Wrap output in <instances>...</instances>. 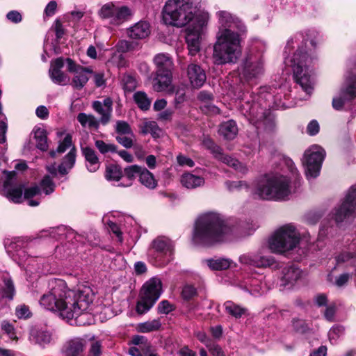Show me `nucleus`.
I'll use <instances>...</instances> for the list:
<instances>
[{"mask_svg":"<svg viewBox=\"0 0 356 356\" xmlns=\"http://www.w3.org/2000/svg\"><path fill=\"white\" fill-rule=\"evenodd\" d=\"M313 33L309 32L305 36L297 34L287 42L284 51L285 64L291 67L296 81L308 95L314 89V81L309 70L314 57L305 51L304 47L309 41L311 46L315 48L314 40L309 38Z\"/></svg>","mask_w":356,"mask_h":356,"instance_id":"1","label":"nucleus"},{"mask_svg":"<svg viewBox=\"0 0 356 356\" xmlns=\"http://www.w3.org/2000/svg\"><path fill=\"white\" fill-rule=\"evenodd\" d=\"M234 232L235 229L219 214L207 213L196 220L193 241L197 245L210 246L231 239Z\"/></svg>","mask_w":356,"mask_h":356,"instance_id":"2","label":"nucleus"},{"mask_svg":"<svg viewBox=\"0 0 356 356\" xmlns=\"http://www.w3.org/2000/svg\"><path fill=\"white\" fill-rule=\"evenodd\" d=\"M199 0H168L163 9L165 24L176 27H183L194 20L193 24L206 26L209 15L200 10Z\"/></svg>","mask_w":356,"mask_h":356,"instance_id":"3","label":"nucleus"},{"mask_svg":"<svg viewBox=\"0 0 356 356\" xmlns=\"http://www.w3.org/2000/svg\"><path fill=\"white\" fill-rule=\"evenodd\" d=\"M290 170L294 177L292 183L287 176L280 175H266L260 177L256 183L254 193L259 198L267 200H286L289 195L295 193L300 186V181L296 169L293 166L291 161Z\"/></svg>","mask_w":356,"mask_h":356,"instance_id":"4","label":"nucleus"},{"mask_svg":"<svg viewBox=\"0 0 356 356\" xmlns=\"http://www.w3.org/2000/svg\"><path fill=\"white\" fill-rule=\"evenodd\" d=\"M67 302L69 310L64 312L63 314L67 316V321H72L74 318L79 325L90 324V322H83L85 316H88L90 310L95 293L90 286L81 284L77 286L76 290H70L67 287Z\"/></svg>","mask_w":356,"mask_h":356,"instance_id":"5","label":"nucleus"},{"mask_svg":"<svg viewBox=\"0 0 356 356\" xmlns=\"http://www.w3.org/2000/svg\"><path fill=\"white\" fill-rule=\"evenodd\" d=\"M241 53L240 33L229 29L218 33L213 53L215 64L236 63Z\"/></svg>","mask_w":356,"mask_h":356,"instance_id":"6","label":"nucleus"},{"mask_svg":"<svg viewBox=\"0 0 356 356\" xmlns=\"http://www.w3.org/2000/svg\"><path fill=\"white\" fill-rule=\"evenodd\" d=\"M50 290L40 299V305L50 311L59 312L60 316L67 321L64 312L69 310L67 302V284L63 280H54L49 283Z\"/></svg>","mask_w":356,"mask_h":356,"instance_id":"7","label":"nucleus"},{"mask_svg":"<svg viewBox=\"0 0 356 356\" xmlns=\"http://www.w3.org/2000/svg\"><path fill=\"white\" fill-rule=\"evenodd\" d=\"M300 243V234L293 224H286L274 233L269 238L268 246L274 253H284L292 250Z\"/></svg>","mask_w":356,"mask_h":356,"instance_id":"8","label":"nucleus"},{"mask_svg":"<svg viewBox=\"0 0 356 356\" xmlns=\"http://www.w3.org/2000/svg\"><path fill=\"white\" fill-rule=\"evenodd\" d=\"M241 112L249 122L257 129L272 131L275 125L274 117L265 107L261 106L258 102L250 105L245 102L241 106Z\"/></svg>","mask_w":356,"mask_h":356,"instance_id":"9","label":"nucleus"},{"mask_svg":"<svg viewBox=\"0 0 356 356\" xmlns=\"http://www.w3.org/2000/svg\"><path fill=\"white\" fill-rule=\"evenodd\" d=\"M156 66V77L154 79L153 88L155 91L162 92L168 88L172 81V70L173 61L168 54L160 53L153 59Z\"/></svg>","mask_w":356,"mask_h":356,"instance_id":"10","label":"nucleus"},{"mask_svg":"<svg viewBox=\"0 0 356 356\" xmlns=\"http://www.w3.org/2000/svg\"><path fill=\"white\" fill-rule=\"evenodd\" d=\"M162 291L160 279L153 277L145 282L142 288L140 300L137 302L136 311L140 314L148 312L159 298Z\"/></svg>","mask_w":356,"mask_h":356,"instance_id":"11","label":"nucleus"},{"mask_svg":"<svg viewBox=\"0 0 356 356\" xmlns=\"http://www.w3.org/2000/svg\"><path fill=\"white\" fill-rule=\"evenodd\" d=\"M325 156V150L318 145H313L305 152L302 163L306 168L308 179L319 175Z\"/></svg>","mask_w":356,"mask_h":356,"instance_id":"12","label":"nucleus"},{"mask_svg":"<svg viewBox=\"0 0 356 356\" xmlns=\"http://www.w3.org/2000/svg\"><path fill=\"white\" fill-rule=\"evenodd\" d=\"M239 72L241 79L245 81L259 79L264 72L262 58L252 55L247 56L243 61Z\"/></svg>","mask_w":356,"mask_h":356,"instance_id":"13","label":"nucleus"},{"mask_svg":"<svg viewBox=\"0 0 356 356\" xmlns=\"http://www.w3.org/2000/svg\"><path fill=\"white\" fill-rule=\"evenodd\" d=\"M149 254L160 265H165L172 259L173 245L168 238L159 236L154 239L149 249Z\"/></svg>","mask_w":356,"mask_h":356,"instance_id":"14","label":"nucleus"},{"mask_svg":"<svg viewBox=\"0 0 356 356\" xmlns=\"http://www.w3.org/2000/svg\"><path fill=\"white\" fill-rule=\"evenodd\" d=\"M337 222L356 217V185L350 188L341 206L334 213Z\"/></svg>","mask_w":356,"mask_h":356,"instance_id":"15","label":"nucleus"},{"mask_svg":"<svg viewBox=\"0 0 356 356\" xmlns=\"http://www.w3.org/2000/svg\"><path fill=\"white\" fill-rule=\"evenodd\" d=\"M203 143L204 145L211 151L214 157L218 160L233 168L242 174H245L248 171V169L245 165L241 163L237 159L223 154L222 149L210 138L204 139Z\"/></svg>","mask_w":356,"mask_h":356,"instance_id":"16","label":"nucleus"},{"mask_svg":"<svg viewBox=\"0 0 356 356\" xmlns=\"http://www.w3.org/2000/svg\"><path fill=\"white\" fill-rule=\"evenodd\" d=\"M356 97V74L346 78L339 92V97L332 99V106L336 110L342 109L346 102Z\"/></svg>","mask_w":356,"mask_h":356,"instance_id":"17","label":"nucleus"},{"mask_svg":"<svg viewBox=\"0 0 356 356\" xmlns=\"http://www.w3.org/2000/svg\"><path fill=\"white\" fill-rule=\"evenodd\" d=\"M16 175L15 171L6 172L3 189L6 197L14 203H20L23 200L24 185L13 186V179Z\"/></svg>","mask_w":356,"mask_h":356,"instance_id":"18","label":"nucleus"},{"mask_svg":"<svg viewBox=\"0 0 356 356\" xmlns=\"http://www.w3.org/2000/svg\"><path fill=\"white\" fill-rule=\"evenodd\" d=\"M217 17L220 24L218 32L229 29L239 33V32H244L245 31L243 24L237 17L233 16L227 11L221 10L218 12Z\"/></svg>","mask_w":356,"mask_h":356,"instance_id":"19","label":"nucleus"},{"mask_svg":"<svg viewBox=\"0 0 356 356\" xmlns=\"http://www.w3.org/2000/svg\"><path fill=\"white\" fill-rule=\"evenodd\" d=\"M204 27L195 24L193 25V28L188 29L187 31L186 42L188 53L192 56L196 55L200 50L201 35Z\"/></svg>","mask_w":356,"mask_h":356,"instance_id":"20","label":"nucleus"},{"mask_svg":"<svg viewBox=\"0 0 356 356\" xmlns=\"http://www.w3.org/2000/svg\"><path fill=\"white\" fill-rule=\"evenodd\" d=\"M92 107L100 115L99 121L101 124L106 125L111 121L113 112V100L111 98L106 97L102 102L94 101Z\"/></svg>","mask_w":356,"mask_h":356,"instance_id":"21","label":"nucleus"},{"mask_svg":"<svg viewBox=\"0 0 356 356\" xmlns=\"http://www.w3.org/2000/svg\"><path fill=\"white\" fill-rule=\"evenodd\" d=\"M240 261L257 268H266L273 265L275 259L273 257L264 256L259 252L257 254H243L240 257Z\"/></svg>","mask_w":356,"mask_h":356,"instance_id":"22","label":"nucleus"},{"mask_svg":"<svg viewBox=\"0 0 356 356\" xmlns=\"http://www.w3.org/2000/svg\"><path fill=\"white\" fill-rule=\"evenodd\" d=\"M64 66L63 58H57L51 63L49 71L51 81L58 85H66L69 81V77L62 71Z\"/></svg>","mask_w":356,"mask_h":356,"instance_id":"23","label":"nucleus"},{"mask_svg":"<svg viewBox=\"0 0 356 356\" xmlns=\"http://www.w3.org/2000/svg\"><path fill=\"white\" fill-rule=\"evenodd\" d=\"M187 76L193 88H199L206 81L204 70L197 64L191 63L187 68Z\"/></svg>","mask_w":356,"mask_h":356,"instance_id":"24","label":"nucleus"},{"mask_svg":"<svg viewBox=\"0 0 356 356\" xmlns=\"http://www.w3.org/2000/svg\"><path fill=\"white\" fill-rule=\"evenodd\" d=\"M128 37L134 40H142L150 34V26L146 21H139L127 30Z\"/></svg>","mask_w":356,"mask_h":356,"instance_id":"25","label":"nucleus"},{"mask_svg":"<svg viewBox=\"0 0 356 356\" xmlns=\"http://www.w3.org/2000/svg\"><path fill=\"white\" fill-rule=\"evenodd\" d=\"M84 339L75 337L65 342L63 347V353L65 356H78L84 349Z\"/></svg>","mask_w":356,"mask_h":356,"instance_id":"26","label":"nucleus"},{"mask_svg":"<svg viewBox=\"0 0 356 356\" xmlns=\"http://www.w3.org/2000/svg\"><path fill=\"white\" fill-rule=\"evenodd\" d=\"M27 245V240L22 237L15 238L6 245L7 251L13 256L18 257L20 261H24L26 252L24 250Z\"/></svg>","mask_w":356,"mask_h":356,"instance_id":"27","label":"nucleus"},{"mask_svg":"<svg viewBox=\"0 0 356 356\" xmlns=\"http://www.w3.org/2000/svg\"><path fill=\"white\" fill-rule=\"evenodd\" d=\"M337 266L344 267L356 266V250L350 248L343 250L335 256Z\"/></svg>","mask_w":356,"mask_h":356,"instance_id":"28","label":"nucleus"},{"mask_svg":"<svg viewBox=\"0 0 356 356\" xmlns=\"http://www.w3.org/2000/svg\"><path fill=\"white\" fill-rule=\"evenodd\" d=\"M30 338L35 344H38L42 348L50 344L53 340L51 333L44 329L32 330Z\"/></svg>","mask_w":356,"mask_h":356,"instance_id":"29","label":"nucleus"},{"mask_svg":"<svg viewBox=\"0 0 356 356\" xmlns=\"http://www.w3.org/2000/svg\"><path fill=\"white\" fill-rule=\"evenodd\" d=\"M81 150L86 161V167L88 171L96 172L99 168L100 162L95 151L89 147H82Z\"/></svg>","mask_w":356,"mask_h":356,"instance_id":"30","label":"nucleus"},{"mask_svg":"<svg viewBox=\"0 0 356 356\" xmlns=\"http://www.w3.org/2000/svg\"><path fill=\"white\" fill-rule=\"evenodd\" d=\"M218 133L225 140H233L238 134V127L236 122L230 120L222 122L220 125Z\"/></svg>","mask_w":356,"mask_h":356,"instance_id":"31","label":"nucleus"},{"mask_svg":"<svg viewBox=\"0 0 356 356\" xmlns=\"http://www.w3.org/2000/svg\"><path fill=\"white\" fill-rule=\"evenodd\" d=\"M113 15V25L119 26L124 22L129 20L133 15V12L130 8L126 6L115 5Z\"/></svg>","mask_w":356,"mask_h":356,"instance_id":"32","label":"nucleus"},{"mask_svg":"<svg viewBox=\"0 0 356 356\" xmlns=\"http://www.w3.org/2000/svg\"><path fill=\"white\" fill-rule=\"evenodd\" d=\"M180 181L183 186L190 189L200 187L204 184V179L202 177L189 172L184 174Z\"/></svg>","mask_w":356,"mask_h":356,"instance_id":"33","label":"nucleus"},{"mask_svg":"<svg viewBox=\"0 0 356 356\" xmlns=\"http://www.w3.org/2000/svg\"><path fill=\"white\" fill-rule=\"evenodd\" d=\"M92 70L88 67H86L81 71H78L74 74L72 78L71 85L76 90L82 89L89 80L87 74H92Z\"/></svg>","mask_w":356,"mask_h":356,"instance_id":"34","label":"nucleus"},{"mask_svg":"<svg viewBox=\"0 0 356 356\" xmlns=\"http://www.w3.org/2000/svg\"><path fill=\"white\" fill-rule=\"evenodd\" d=\"M76 161V149L73 147L63 159V162L58 165V171L60 174L64 175L68 173L72 169Z\"/></svg>","mask_w":356,"mask_h":356,"instance_id":"35","label":"nucleus"},{"mask_svg":"<svg viewBox=\"0 0 356 356\" xmlns=\"http://www.w3.org/2000/svg\"><path fill=\"white\" fill-rule=\"evenodd\" d=\"M77 120L83 127L97 129L101 124L93 115L80 113L77 115Z\"/></svg>","mask_w":356,"mask_h":356,"instance_id":"36","label":"nucleus"},{"mask_svg":"<svg viewBox=\"0 0 356 356\" xmlns=\"http://www.w3.org/2000/svg\"><path fill=\"white\" fill-rule=\"evenodd\" d=\"M282 273V280L285 284H292L300 277L301 270L298 268L290 266L285 267Z\"/></svg>","mask_w":356,"mask_h":356,"instance_id":"37","label":"nucleus"},{"mask_svg":"<svg viewBox=\"0 0 356 356\" xmlns=\"http://www.w3.org/2000/svg\"><path fill=\"white\" fill-rule=\"evenodd\" d=\"M34 138L38 149L47 151L49 147L47 131L43 128H37L34 130Z\"/></svg>","mask_w":356,"mask_h":356,"instance_id":"38","label":"nucleus"},{"mask_svg":"<svg viewBox=\"0 0 356 356\" xmlns=\"http://www.w3.org/2000/svg\"><path fill=\"white\" fill-rule=\"evenodd\" d=\"M224 307L226 313L235 318H240L247 311L245 308L231 300L226 301L224 303Z\"/></svg>","mask_w":356,"mask_h":356,"instance_id":"39","label":"nucleus"},{"mask_svg":"<svg viewBox=\"0 0 356 356\" xmlns=\"http://www.w3.org/2000/svg\"><path fill=\"white\" fill-rule=\"evenodd\" d=\"M139 181L142 185L149 189H154L157 186V181L155 179L154 175L145 168L142 170Z\"/></svg>","mask_w":356,"mask_h":356,"instance_id":"40","label":"nucleus"},{"mask_svg":"<svg viewBox=\"0 0 356 356\" xmlns=\"http://www.w3.org/2000/svg\"><path fill=\"white\" fill-rule=\"evenodd\" d=\"M122 177L121 168L116 164H109L106 168L105 177L108 181H118Z\"/></svg>","mask_w":356,"mask_h":356,"instance_id":"41","label":"nucleus"},{"mask_svg":"<svg viewBox=\"0 0 356 356\" xmlns=\"http://www.w3.org/2000/svg\"><path fill=\"white\" fill-rule=\"evenodd\" d=\"M161 327V323L159 318L153 319L144 323H139L137 330L141 333H147L159 330Z\"/></svg>","mask_w":356,"mask_h":356,"instance_id":"42","label":"nucleus"},{"mask_svg":"<svg viewBox=\"0 0 356 356\" xmlns=\"http://www.w3.org/2000/svg\"><path fill=\"white\" fill-rule=\"evenodd\" d=\"M208 266L214 270L227 269L230 266L231 261L225 258L210 259L206 261Z\"/></svg>","mask_w":356,"mask_h":356,"instance_id":"43","label":"nucleus"},{"mask_svg":"<svg viewBox=\"0 0 356 356\" xmlns=\"http://www.w3.org/2000/svg\"><path fill=\"white\" fill-rule=\"evenodd\" d=\"M41 189L38 186H31L25 189L24 198L27 200L28 204L31 207H36L39 205L40 201L37 200H32L33 197L38 196L40 194Z\"/></svg>","mask_w":356,"mask_h":356,"instance_id":"44","label":"nucleus"},{"mask_svg":"<svg viewBox=\"0 0 356 356\" xmlns=\"http://www.w3.org/2000/svg\"><path fill=\"white\" fill-rule=\"evenodd\" d=\"M134 100L143 111H147L151 105V100L145 92L138 91L134 94Z\"/></svg>","mask_w":356,"mask_h":356,"instance_id":"45","label":"nucleus"},{"mask_svg":"<svg viewBox=\"0 0 356 356\" xmlns=\"http://www.w3.org/2000/svg\"><path fill=\"white\" fill-rule=\"evenodd\" d=\"M115 5L113 3H108L102 6L98 11L99 16L103 19H106L110 24L113 25V15L115 10Z\"/></svg>","mask_w":356,"mask_h":356,"instance_id":"46","label":"nucleus"},{"mask_svg":"<svg viewBox=\"0 0 356 356\" xmlns=\"http://www.w3.org/2000/svg\"><path fill=\"white\" fill-rule=\"evenodd\" d=\"M143 134H150L153 138H159L162 134V130L154 121H148L144 123L143 127Z\"/></svg>","mask_w":356,"mask_h":356,"instance_id":"47","label":"nucleus"},{"mask_svg":"<svg viewBox=\"0 0 356 356\" xmlns=\"http://www.w3.org/2000/svg\"><path fill=\"white\" fill-rule=\"evenodd\" d=\"M72 146V138L70 134H67L64 139L59 143V145L56 149V151L51 150L49 154L51 157H55L56 153H63L65 152L68 148L71 147Z\"/></svg>","mask_w":356,"mask_h":356,"instance_id":"48","label":"nucleus"},{"mask_svg":"<svg viewBox=\"0 0 356 356\" xmlns=\"http://www.w3.org/2000/svg\"><path fill=\"white\" fill-rule=\"evenodd\" d=\"M95 145L99 152L102 154L107 153H115L117 152L118 147L112 143H106L102 140H96L95 141Z\"/></svg>","mask_w":356,"mask_h":356,"instance_id":"49","label":"nucleus"},{"mask_svg":"<svg viewBox=\"0 0 356 356\" xmlns=\"http://www.w3.org/2000/svg\"><path fill=\"white\" fill-rule=\"evenodd\" d=\"M3 282V296L11 300L15 294L14 283L10 278H4Z\"/></svg>","mask_w":356,"mask_h":356,"instance_id":"50","label":"nucleus"},{"mask_svg":"<svg viewBox=\"0 0 356 356\" xmlns=\"http://www.w3.org/2000/svg\"><path fill=\"white\" fill-rule=\"evenodd\" d=\"M122 84L125 91L131 92L137 86L136 79L130 74H124L122 78Z\"/></svg>","mask_w":356,"mask_h":356,"instance_id":"51","label":"nucleus"},{"mask_svg":"<svg viewBox=\"0 0 356 356\" xmlns=\"http://www.w3.org/2000/svg\"><path fill=\"white\" fill-rule=\"evenodd\" d=\"M40 187L46 195H49L54 192L55 184L49 175H46L40 182Z\"/></svg>","mask_w":356,"mask_h":356,"instance_id":"52","label":"nucleus"},{"mask_svg":"<svg viewBox=\"0 0 356 356\" xmlns=\"http://www.w3.org/2000/svg\"><path fill=\"white\" fill-rule=\"evenodd\" d=\"M138 43L126 40H120L117 44V49L121 52H128L134 50Z\"/></svg>","mask_w":356,"mask_h":356,"instance_id":"53","label":"nucleus"},{"mask_svg":"<svg viewBox=\"0 0 356 356\" xmlns=\"http://www.w3.org/2000/svg\"><path fill=\"white\" fill-rule=\"evenodd\" d=\"M143 168L137 165H133L124 169V174L129 179H134L136 177H140Z\"/></svg>","mask_w":356,"mask_h":356,"instance_id":"54","label":"nucleus"},{"mask_svg":"<svg viewBox=\"0 0 356 356\" xmlns=\"http://www.w3.org/2000/svg\"><path fill=\"white\" fill-rule=\"evenodd\" d=\"M115 131L120 135H132V130L130 125L125 121H117L115 125Z\"/></svg>","mask_w":356,"mask_h":356,"instance_id":"55","label":"nucleus"},{"mask_svg":"<svg viewBox=\"0 0 356 356\" xmlns=\"http://www.w3.org/2000/svg\"><path fill=\"white\" fill-rule=\"evenodd\" d=\"M225 184L229 191H240L248 188L247 183L244 181H227Z\"/></svg>","mask_w":356,"mask_h":356,"instance_id":"56","label":"nucleus"},{"mask_svg":"<svg viewBox=\"0 0 356 356\" xmlns=\"http://www.w3.org/2000/svg\"><path fill=\"white\" fill-rule=\"evenodd\" d=\"M200 108L204 113L210 115L218 114L220 112V109L213 104L211 102L200 104Z\"/></svg>","mask_w":356,"mask_h":356,"instance_id":"57","label":"nucleus"},{"mask_svg":"<svg viewBox=\"0 0 356 356\" xmlns=\"http://www.w3.org/2000/svg\"><path fill=\"white\" fill-rule=\"evenodd\" d=\"M1 329L8 335L10 339L13 340L17 339L15 332V327L12 323L8 321H3L1 323Z\"/></svg>","mask_w":356,"mask_h":356,"instance_id":"58","label":"nucleus"},{"mask_svg":"<svg viewBox=\"0 0 356 356\" xmlns=\"http://www.w3.org/2000/svg\"><path fill=\"white\" fill-rule=\"evenodd\" d=\"M344 327L342 325H337L333 326L329 331L328 335L330 340L336 341L344 333Z\"/></svg>","mask_w":356,"mask_h":356,"instance_id":"59","label":"nucleus"},{"mask_svg":"<svg viewBox=\"0 0 356 356\" xmlns=\"http://www.w3.org/2000/svg\"><path fill=\"white\" fill-rule=\"evenodd\" d=\"M207 348L213 356H226L221 346L213 341L207 345Z\"/></svg>","mask_w":356,"mask_h":356,"instance_id":"60","label":"nucleus"},{"mask_svg":"<svg viewBox=\"0 0 356 356\" xmlns=\"http://www.w3.org/2000/svg\"><path fill=\"white\" fill-rule=\"evenodd\" d=\"M102 344L99 341H93L91 343L88 350V356H101Z\"/></svg>","mask_w":356,"mask_h":356,"instance_id":"61","label":"nucleus"},{"mask_svg":"<svg viewBox=\"0 0 356 356\" xmlns=\"http://www.w3.org/2000/svg\"><path fill=\"white\" fill-rule=\"evenodd\" d=\"M196 289L191 285L185 286L181 291V296L184 300H190L196 295Z\"/></svg>","mask_w":356,"mask_h":356,"instance_id":"62","label":"nucleus"},{"mask_svg":"<svg viewBox=\"0 0 356 356\" xmlns=\"http://www.w3.org/2000/svg\"><path fill=\"white\" fill-rule=\"evenodd\" d=\"M292 326L296 332H301V333L306 332V330L308 328L305 321H303L302 319H295V318L293 319Z\"/></svg>","mask_w":356,"mask_h":356,"instance_id":"63","label":"nucleus"},{"mask_svg":"<svg viewBox=\"0 0 356 356\" xmlns=\"http://www.w3.org/2000/svg\"><path fill=\"white\" fill-rule=\"evenodd\" d=\"M6 18L8 21L14 24H18L22 20V15L17 10H11L8 12L6 15Z\"/></svg>","mask_w":356,"mask_h":356,"instance_id":"64","label":"nucleus"}]
</instances>
